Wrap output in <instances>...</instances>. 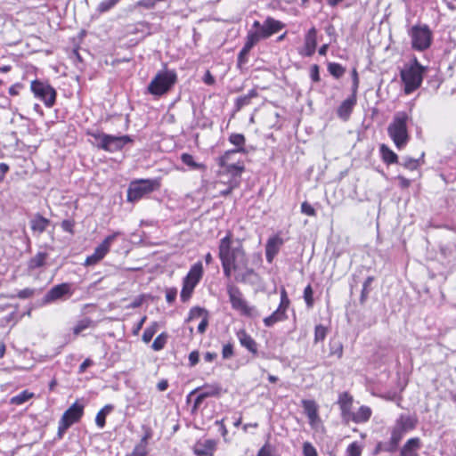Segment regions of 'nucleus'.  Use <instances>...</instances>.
<instances>
[{
  "label": "nucleus",
  "instance_id": "1",
  "mask_svg": "<svg viewBox=\"0 0 456 456\" xmlns=\"http://www.w3.org/2000/svg\"><path fill=\"white\" fill-rule=\"evenodd\" d=\"M218 257L220 260L236 265L240 267L248 264V257L243 247V240L234 239L231 231H228L218 243Z\"/></svg>",
  "mask_w": 456,
  "mask_h": 456
},
{
  "label": "nucleus",
  "instance_id": "2",
  "mask_svg": "<svg viewBox=\"0 0 456 456\" xmlns=\"http://www.w3.org/2000/svg\"><path fill=\"white\" fill-rule=\"evenodd\" d=\"M428 68L422 66L418 59L414 57L409 65L401 70V78L404 84V93L406 94L416 91L422 83L424 73Z\"/></svg>",
  "mask_w": 456,
  "mask_h": 456
},
{
  "label": "nucleus",
  "instance_id": "3",
  "mask_svg": "<svg viewBox=\"0 0 456 456\" xmlns=\"http://www.w3.org/2000/svg\"><path fill=\"white\" fill-rule=\"evenodd\" d=\"M409 116L404 111L396 112L387 127V134L398 150L403 149L410 140L407 129Z\"/></svg>",
  "mask_w": 456,
  "mask_h": 456
},
{
  "label": "nucleus",
  "instance_id": "4",
  "mask_svg": "<svg viewBox=\"0 0 456 456\" xmlns=\"http://www.w3.org/2000/svg\"><path fill=\"white\" fill-rule=\"evenodd\" d=\"M160 186V181L158 178L134 180L129 183L127 189V201H138L144 196L158 191Z\"/></svg>",
  "mask_w": 456,
  "mask_h": 456
},
{
  "label": "nucleus",
  "instance_id": "5",
  "mask_svg": "<svg viewBox=\"0 0 456 456\" xmlns=\"http://www.w3.org/2000/svg\"><path fill=\"white\" fill-rule=\"evenodd\" d=\"M177 81V74L175 70L159 71L148 85V93L154 96H161L167 94Z\"/></svg>",
  "mask_w": 456,
  "mask_h": 456
},
{
  "label": "nucleus",
  "instance_id": "6",
  "mask_svg": "<svg viewBox=\"0 0 456 456\" xmlns=\"http://www.w3.org/2000/svg\"><path fill=\"white\" fill-rule=\"evenodd\" d=\"M227 294L232 309L240 311L241 314L247 317L256 318L260 316L256 306L248 305L247 301L243 298L240 289L237 286L228 284Z\"/></svg>",
  "mask_w": 456,
  "mask_h": 456
},
{
  "label": "nucleus",
  "instance_id": "7",
  "mask_svg": "<svg viewBox=\"0 0 456 456\" xmlns=\"http://www.w3.org/2000/svg\"><path fill=\"white\" fill-rule=\"evenodd\" d=\"M224 389L219 383H205L203 386L195 388L191 391L187 395V402L190 401L191 397L197 394L196 398L194 399V403L191 408V412H195L198 411L202 402L208 397H220L223 394Z\"/></svg>",
  "mask_w": 456,
  "mask_h": 456
},
{
  "label": "nucleus",
  "instance_id": "8",
  "mask_svg": "<svg viewBox=\"0 0 456 456\" xmlns=\"http://www.w3.org/2000/svg\"><path fill=\"white\" fill-rule=\"evenodd\" d=\"M30 89L34 96L42 101L47 108H52L55 104L57 92L49 83L35 79L31 82Z\"/></svg>",
  "mask_w": 456,
  "mask_h": 456
},
{
  "label": "nucleus",
  "instance_id": "9",
  "mask_svg": "<svg viewBox=\"0 0 456 456\" xmlns=\"http://www.w3.org/2000/svg\"><path fill=\"white\" fill-rule=\"evenodd\" d=\"M411 38V47L418 51L428 49L432 43V32L426 24L414 25L409 31Z\"/></svg>",
  "mask_w": 456,
  "mask_h": 456
},
{
  "label": "nucleus",
  "instance_id": "10",
  "mask_svg": "<svg viewBox=\"0 0 456 456\" xmlns=\"http://www.w3.org/2000/svg\"><path fill=\"white\" fill-rule=\"evenodd\" d=\"M84 413V404L75 402L65 412L62 414L58 423V438H62L64 433L68 428L77 422Z\"/></svg>",
  "mask_w": 456,
  "mask_h": 456
},
{
  "label": "nucleus",
  "instance_id": "11",
  "mask_svg": "<svg viewBox=\"0 0 456 456\" xmlns=\"http://www.w3.org/2000/svg\"><path fill=\"white\" fill-rule=\"evenodd\" d=\"M71 284L63 282L52 287L42 298L41 305H46L57 300H67L73 295Z\"/></svg>",
  "mask_w": 456,
  "mask_h": 456
},
{
  "label": "nucleus",
  "instance_id": "12",
  "mask_svg": "<svg viewBox=\"0 0 456 456\" xmlns=\"http://www.w3.org/2000/svg\"><path fill=\"white\" fill-rule=\"evenodd\" d=\"M244 171V162L242 160H236L234 165L219 167L217 175L220 177H227L226 181L231 182L233 186H240L241 183V175Z\"/></svg>",
  "mask_w": 456,
  "mask_h": 456
},
{
  "label": "nucleus",
  "instance_id": "13",
  "mask_svg": "<svg viewBox=\"0 0 456 456\" xmlns=\"http://www.w3.org/2000/svg\"><path fill=\"white\" fill-rule=\"evenodd\" d=\"M133 139L130 135H120L116 136L112 134H109V137H106L104 150L109 152H116L121 151L124 146L127 143L133 142Z\"/></svg>",
  "mask_w": 456,
  "mask_h": 456
},
{
  "label": "nucleus",
  "instance_id": "14",
  "mask_svg": "<svg viewBox=\"0 0 456 456\" xmlns=\"http://www.w3.org/2000/svg\"><path fill=\"white\" fill-rule=\"evenodd\" d=\"M317 46V29L312 27L305 36L304 47L299 50V54L311 57L314 54Z\"/></svg>",
  "mask_w": 456,
  "mask_h": 456
},
{
  "label": "nucleus",
  "instance_id": "15",
  "mask_svg": "<svg viewBox=\"0 0 456 456\" xmlns=\"http://www.w3.org/2000/svg\"><path fill=\"white\" fill-rule=\"evenodd\" d=\"M234 279L237 282L254 285L257 282L259 276L253 268L248 266V264H246V266L240 267Z\"/></svg>",
  "mask_w": 456,
  "mask_h": 456
},
{
  "label": "nucleus",
  "instance_id": "16",
  "mask_svg": "<svg viewBox=\"0 0 456 456\" xmlns=\"http://www.w3.org/2000/svg\"><path fill=\"white\" fill-rule=\"evenodd\" d=\"M356 94L352 93V94L347 99L343 101L341 104L338 106L337 110L338 117L344 121L348 120L354 110V107L356 104Z\"/></svg>",
  "mask_w": 456,
  "mask_h": 456
},
{
  "label": "nucleus",
  "instance_id": "17",
  "mask_svg": "<svg viewBox=\"0 0 456 456\" xmlns=\"http://www.w3.org/2000/svg\"><path fill=\"white\" fill-rule=\"evenodd\" d=\"M216 449V442L213 439L198 441L193 446V452L197 456H213Z\"/></svg>",
  "mask_w": 456,
  "mask_h": 456
},
{
  "label": "nucleus",
  "instance_id": "18",
  "mask_svg": "<svg viewBox=\"0 0 456 456\" xmlns=\"http://www.w3.org/2000/svg\"><path fill=\"white\" fill-rule=\"evenodd\" d=\"M302 405L304 411L309 419L310 426L314 428L318 422H321L317 403L313 400H304L302 402Z\"/></svg>",
  "mask_w": 456,
  "mask_h": 456
},
{
  "label": "nucleus",
  "instance_id": "19",
  "mask_svg": "<svg viewBox=\"0 0 456 456\" xmlns=\"http://www.w3.org/2000/svg\"><path fill=\"white\" fill-rule=\"evenodd\" d=\"M203 275V266L201 262L195 263L189 270L187 275L183 278V282L196 287Z\"/></svg>",
  "mask_w": 456,
  "mask_h": 456
},
{
  "label": "nucleus",
  "instance_id": "20",
  "mask_svg": "<svg viewBox=\"0 0 456 456\" xmlns=\"http://www.w3.org/2000/svg\"><path fill=\"white\" fill-rule=\"evenodd\" d=\"M284 26L285 25L281 21L277 20L273 17H267L264 21V27H262L261 36L264 37V38H268L281 30Z\"/></svg>",
  "mask_w": 456,
  "mask_h": 456
},
{
  "label": "nucleus",
  "instance_id": "21",
  "mask_svg": "<svg viewBox=\"0 0 456 456\" xmlns=\"http://www.w3.org/2000/svg\"><path fill=\"white\" fill-rule=\"evenodd\" d=\"M282 244L283 240L278 235L268 239L265 244V257L269 263H271L273 257L279 253L280 248Z\"/></svg>",
  "mask_w": 456,
  "mask_h": 456
},
{
  "label": "nucleus",
  "instance_id": "22",
  "mask_svg": "<svg viewBox=\"0 0 456 456\" xmlns=\"http://www.w3.org/2000/svg\"><path fill=\"white\" fill-rule=\"evenodd\" d=\"M420 438L412 437L407 440L401 449L400 456H419L418 451L421 448Z\"/></svg>",
  "mask_w": 456,
  "mask_h": 456
},
{
  "label": "nucleus",
  "instance_id": "23",
  "mask_svg": "<svg viewBox=\"0 0 456 456\" xmlns=\"http://www.w3.org/2000/svg\"><path fill=\"white\" fill-rule=\"evenodd\" d=\"M237 338L243 347L248 349L253 354H257L258 349L256 342L249 334L247 333L245 330H240L237 332Z\"/></svg>",
  "mask_w": 456,
  "mask_h": 456
},
{
  "label": "nucleus",
  "instance_id": "24",
  "mask_svg": "<svg viewBox=\"0 0 456 456\" xmlns=\"http://www.w3.org/2000/svg\"><path fill=\"white\" fill-rule=\"evenodd\" d=\"M29 224L32 232L39 235L47 229L50 220L37 213L33 216Z\"/></svg>",
  "mask_w": 456,
  "mask_h": 456
},
{
  "label": "nucleus",
  "instance_id": "25",
  "mask_svg": "<svg viewBox=\"0 0 456 456\" xmlns=\"http://www.w3.org/2000/svg\"><path fill=\"white\" fill-rule=\"evenodd\" d=\"M418 423V419L410 415L402 414L396 419L395 426H396L399 429L403 431L404 433L412 430L416 428Z\"/></svg>",
  "mask_w": 456,
  "mask_h": 456
},
{
  "label": "nucleus",
  "instance_id": "26",
  "mask_svg": "<svg viewBox=\"0 0 456 456\" xmlns=\"http://www.w3.org/2000/svg\"><path fill=\"white\" fill-rule=\"evenodd\" d=\"M228 141L235 146L233 151H236L239 153H248V151L245 147L246 138L244 134L239 133H232L229 135Z\"/></svg>",
  "mask_w": 456,
  "mask_h": 456
},
{
  "label": "nucleus",
  "instance_id": "27",
  "mask_svg": "<svg viewBox=\"0 0 456 456\" xmlns=\"http://www.w3.org/2000/svg\"><path fill=\"white\" fill-rule=\"evenodd\" d=\"M48 254L46 252H37L33 257L28 261V270L34 271L46 265Z\"/></svg>",
  "mask_w": 456,
  "mask_h": 456
},
{
  "label": "nucleus",
  "instance_id": "28",
  "mask_svg": "<svg viewBox=\"0 0 456 456\" xmlns=\"http://www.w3.org/2000/svg\"><path fill=\"white\" fill-rule=\"evenodd\" d=\"M404 434L405 433L399 429L396 426L393 427L391 431V437L389 441H387V452H394L397 449L399 443L402 440Z\"/></svg>",
  "mask_w": 456,
  "mask_h": 456
},
{
  "label": "nucleus",
  "instance_id": "29",
  "mask_svg": "<svg viewBox=\"0 0 456 456\" xmlns=\"http://www.w3.org/2000/svg\"><path fill=\"white\" fill-rule=\"evenodd\" d=\"M151 436V432L150 429H148L145 435L142 437L140 443L134 446L133 452L130 453V456H146L148 454L147 444Z\"/></svg>",
  "mask_w": 456,
  "mask_h": 456
},
{
  "label": "nucleus",
  "instance_id": "30",
  "mask_svg": "<svg viewBox=\"0 0 456 456\" xmlns=\"http://www.w3.org/2000/svg\"><path fill=\"white\" fill-rule=\"evenodd\" d=\"M118 235V232H115L107 236L104 240L95 248L94 252L96 255H98L102 259L109 252L111 243L114 241Z\"/></svg>",
  "mask_w": 456,
  "mask_h": 456
},
{
  "label": "nucleus",
  "instance_id": "31",
  "mask_svg": "<svg viewBox=\"0 0 456 456\" xmlns=\"http://www.w3.org/2000/svg\"><path fill=\"white\" fill-rule=\"evenodd\" d=\"M379 152L382 160L387 164H395L398 162V156L386 144H381L379 147Z\"/></svg>",
  "mask_w": 456,
  "mask_h": 456
},
{
  "label": "nucleus",
  "instance_id": "32",
  "mask_svg": "<svg viewBox=\"0 0 456 456\" xmlns=\"http://www.w3.org/2000/svg\"><path fill=\"white\" fill-rule=\"evenodd\" d=\"M372 414V411L369 406H361L356 412H354V423H365L367 422Z\"/></svg>",
  "mask_w": 456,
  "mask_h": 456
},
{
  "label": "nucleus",
  "instance_id": "33",
  "mask_svg": "<svg viewBox=\"0 0 456 456\" xmlns=\"http://www.w3.org/2000/svg\"><path fill=\"white\" fill-rule=\"evenodd\" d=\"M258 95V93L256 89H251L247 94L240 96L235 101V110L236 111L240 110L243 107L248 105L252 98H255Z\"/></svg>",
  "mask_w": 456,
  "mask_h": 456
},
{
  "label": "nucleus",
  "instance_id": "34",
  "mask_svg": "<svg viewBox=\"0 0 456 456\" xmlns=\"http://www.w3.org/2000/svg\"><path fill=\"white\" fill-rule=\"evenodd\" d=\"M114 409V406L112 404H106L102 409H101L96 417H95V423L98 428H103L106 424V416L111 412V411Z\"/></svg>",
  "mask_w": 456,
  "mask_h": 456
},
{
  "label": "nucleus",
  "instance_id": "35",
  "mask_svg": "<svg viewBox=\"0 0 456 456\" xmlns=\"http://www.w3.org/2000/svg\"><path fill=\"white\" fill-rule=\"evenodd\" d=\"M288 319L287 314L281 313V311L275 310L271 315L264 319V323L266 327H272L278 322H282Z\"/></svg>",
  "mask_w": 456,
  "mask_h": 456
},
{
  "label": "nucleus",
  "instance_id": "36",
  "mask_svg": "<svg viewBox=\"0 0 456 456\" xmlns=\"http://www.w3.org/2000/svg\"><path fill=\"white\" fill-rule=\"evenodd\" d=\"M373 281H374L373 276H368L362 284V289L361 296L359 298L360 304L362 305H365L366 301L369 298V295L372 289L371 284H372Z\"/></svg>",
  "mask_w": 456,
  "mask_h": 456
},
{
  "label": "nucleus",
  "instance_id": "37",
  "mask_svg": "<svg viewBox=\"0 0 456 456\" xmlns=\"http://www.w3.org/2000/svg\"><path fill=\"white\" fill-rule=\"evenodd\" d=\"M238 152L233 150H228L224 151V153L219 156L216 159L218 167H224L225 165H234L236 162L234 159V156Z\"/></svg>",
  "mask_w": 456,
  "mask_h": 456
},
{
  "label": "nucleus",
  "instance_id": "38",
  "mask_svg": "<svg viewBox=\"0 0 456 456\" xmlns=\"http://www.w3.org/2000/svg\"><path fill=\"white\" fill-rule=\"evenodd\" d=\"M338 403L340 411L352 410L353 397L347 392H344L339 395Z\"/></svg>",
  "mask_w": 456,
  "mask_h": 456
},
{
  "label": "nucleus",
  "instance_id": "39",
  "mask_svg": "<svg viewBox=\"0 0 456 456\" xmlns=\"http://www.w3.org/2000/svg\"><path fill=\"white\" fill-rule=\"evenodd\" d=\"M261 35V32H253V30H249L246 37V42L243 46L251 50L259 40L265 39Z\"/></svg>",
  "mask_w": 456,
  "mask_h": 456
},
{
  "label": "nucleus",
  "instance_id": "40",
  "mask_svg": "<svg viewBox=\"0 0 456 456\" xmlns=\"http://www.w3.org/2000/svg\"><path fill=\"white\" fill-rule=\"evenodd\" d=\"M87 134L90 135L94 139V142H93L98 149L104 150L105 146L103 143H105L106 137H109V134L102 133L100 131H94V132H87Z\"/></svg>",
  "mask_w": 456,
  "mask_h": 456
},
{
  "label": "nucleus",
  "instance_id": "41",
  "mask_svg": "<svg viewBox=\"0 0 456 456\" xmlns=\"http://www.w3.org/2000/svg\"><path fill=\"white\" fill-rule=\"evenodd\" d=\"M328 71L336 79L340 78L346 72V68L337 62H330L328 64Z\"/></svg>",
  "mask_w": 456,
  "mask_h": 456
},
{
  "label": "nucleus",
  "instance_id": "42",
  "mask_svg": "<svg viewBox=\"0 0 456 456\" xmlns=\"http://www.w3.org/2000/svg\"><path fill=\"white\" fill-rule=\"evenodd\" d=\"M94 321L88 317H85L82 320L78 321L77 324L73 328V333L75 335L80 334L83 330L93 327Z\"/></svg>",
  "mask_w": 456,
  "mask_h": 456
},
{
  "label": "nucleus",
  "instance_id": "43",
  "mask_svg": "<svg viewBox=\"0 0 456 456\" xmlns=\"http://www.w3.org/2000/svg\"><path fill=\"white\" fill-rule=\"evenodd\" d=\"M120 0H102L96 7V12L100 14L105 13L114 8Z\"/></svg>",
  "mask_w": 456,
  "mask_h": 456
},
{
  "label": "nucleus",
  "instance_id": "44",
  "mask_svg": "<svg viewBox=\"0 0 456 456\" xmlns=\"http://www.w3.org/2000/svg\"><path fill=\"white\" fill-rule=\"evenodd\" d=\"M204 316H209L208 312L205 308L194 306L190 310L189 315L185 322H189L194 319H198L200 317L203 318Z\"/></svg>",
  "mask_w": 456,
  "mask_h": 456
},
{
  "label": "nucleus",
  "instance_id": "45",
  "mask_svg": "<svg viewBox=\"0 0 456 456\" xmlns=\"http://www.w3.org/2000/svg\"><path fill=\"white\" fill-rule=\"evenodd\" d=\"M328 331H329L328 328L325 327L324 325H322V324L316 325L314 328V343L318 344L320 342H322L326 338Z\"/></svg>",
  "mask_w": 456,
  "mask_h": 456
},
{
  "label": "nucleus",
  "instance_id": "46",
  "mask_svg": "<svg viewBox=\"0 0 456 456\" xmlns=\"http://www.w3.org/2000/svg\"><path fill=\"white\" fill-rule=\"evenodd\" d=\"M33 395H34L33 393H30L28 390H24V391L20 392V394H18L17 395L12 396L11 398L10 403L12 404L20 405V404L26 403L28 400H29Z\"/></svg>",
  "mask_w": 456,
  "mask_h": 456
},
{
  "label": "nucleus",
  "instance_id": "47",
  "mask_svg": "<svg viewBox=\"0 0 456 456\" xmlns=\"http://www.w3.org/2000/svg\"><path fill=\"white\" fill-rule=\"evenodd\" d=\"M159 328L158 322H152L149 327H147L142 334V339L144 343H149L154 335L157 333Z\"/></svg>",
  "mask_w": 456,
  "mask_h": 456
},
{
  "label": "nucleus",
  "instance_id": "48",
  "mask_svg": "<svg viewBox=\"0 0 456 456\" xmlns=\"http://www.w3.org/2000/svg\"><path fill=\"white\" fill-rule=\"evenodd\" d=\"M167 334L163 332L161 334H159L153 341L152 345H151V348L154 350V351H160L162 350L166 344H167Z\"/></svg>",
  "mask_w": 456,
  "mask_h": 456
},
{
  "label": "nucleus",
  "instance_id": "49",
  "mask_svg": "<svg viewBox=\"0 0 456 456\" xmlns=\"http://www.w3.org/2000/svg\"><path fill=\"white\" fill-rule=\"evenodd\" d=\"M289 304H290V300L288 297L287 291L284 288H282L281 290V301H280L277 310L281 311V313H283V314H286V312L289 306Z\"/></svg>",
  "mask_w": 456,
  "mask_h": 456
},
{
  "label": "nucleus",
  "instance_id": "50",
  "mask_svg": "<svg viewBox=\"0 0 456 456\" xmlns=\"http://www.w3.org/2000/svg\"><path fill=\"white\" fill-rule=\"evenodd\" d=\"M362 447L358 442H353L350 444L346 450V456H361Z\"/></svg>",
  "mask_w": 456,
  "mask_h": 456
},
{
  "label": "nucleus",
  "instance_id": "51",
  "mask_svg": "<svg viewBox=\"0 0 456 456\" xmlns=\"http://www.w3.org/2000/svg\"><path fill=\"white\" fill-rule=\"evenodd\" d=\"M220 261H221V265H222L224 274L227 278L231 277L232 271L238 273V271L240 270V267L236 265L225 262L224 260H220Z\"/></svg>",
  "mask_w": 456,
  "mask_h": 456
},
{
  "label": "nucleus",
  "instance_id": "52",
  "mask_svg": "<svg viewBox=\"0 0 456 456\" xmlns=\"http://www.w3.org/2000/svg\"><path fill=\"white\" fill-rule=\"evenodd\" d=\"M314 290L311 284H308L304 289V299L307 308L314 306Z\"/></svg>",
  "mask_w": 456,
  "mask_h": 456
},
{
  "label": "nucleus",
  "instance_id": "53",
  "mask_svg": "<svg viewBox=\"0 0 456 456\" xmlns=\"http://www.w3.org/2000/svg\"><path fill=\"white\" fill-rule=\"evenodd\" d=\"M250 50L247 47L243 46L241 50L240 51L238 57H237V66L239 68H241L243 65H245L248 61V53Z\"/></svg>",
  "mask_w": 456,
  "mask_h": 456
},
{
  "label": "nucleus",
  "instance_id": "54",
  "mask_svg": "<svg viewBox=\"0 0 456 456\" xmlns=\"http://www.w3.org/2000/svg\"><path fill=\"white\" fill-rule=\"evenodd\" d=\"M194 289H195V287H193V286L190 287L189 284L184 283L183 281V289H182L181 294H180L181 300L183 302L188 301L191 298Z\"/></svg>",
  "mask_w": 456,
  "mask_h": 456
},
{
  "label": "nucleus",
  "instance_id": "55",
  "mask_svg": "<svg viewBox=\"0 0 456 456\" xmlns=\"http://www.w3.org/2000/svg\"><path fill=\"white\" fill-rule=\"evenodd\" d=\"M401 165L409 170H416L419 166V159L406 157L403 159V161L401 163Z\"/></svg>",
  "mask_w": 456,
  "mask_h": 456
},
{
  "label": "nucleus",
  "instance_id": "56",
  "mask_svg": "<svg viewBox=\"0 0 456 456\" xmlns=\"http://www.w3.org/2000/svg\"><path fill=\"white\" fill-rule=\"evenodd\" d=\"M181 159L183 164L190 167L192 169H197L200 167V165L194 161L193 157L189 153H183L181 155Z\"/></svg>",
  "mask_w": 456,
  "mask_h": 456
},
{
  "label": "nucleus",
  "instance_id": "57",
  "mask_svg": "<svg viewBox=\"0 0 456 456\" xmlns=\"http://www.w3.org/2000/svg\"><path fill=\"white\" fill-rule=\"evenodd\" d=\"M303 455L304 456H318L317 451L310 442L303 444Z\"/></svg>",
  "mask_w": 456,
  "mask_h": 456
},
{
  "label": "nucleus",
  "instance_id": "58",
  "mask_svg": "<svg viewBox=\"0 0 456 456\" xmlns=\"http://www.w3.org/2000/svg\"><path fill=\"white\" fill-rule=\"evenodd\" d=\"M301 212L306 216H316V211L314 209V208L310 204L308 203L307 201H304L302 202L301 204Z\"/></svg>",
  "mask_w": 456,
  "mask_h": 456
},
{
  "label": "nucleus",
  "instance_id": "59",
  "mask_svg": "<svg viewBox=\"0 0 456 456\" xmlns=\"http://www.w3.org/2000/svg\"><path fill=\"white\" fill-rule=\"evenodd\" d=\"M234 355L233 346L231 343L225 344L222 349V357L224 360L230 359Z\"/></svg>",
  "mask_w": 456,
  "mask_h": 456
},
{
  "label": "nucleus",
  "instance_id": "60",
  "mask_svg": "<svg viewBox=\"0 0 456 456\" xmlns=\"http://www.w3.org/2000/svg\"><path fill=\"white\" fill-rule=\"evenodd\" d=\"M36 291H37L36 289L26 288V289H20L18 292L17 297L20 299L30 298L35 295Z\"/></svg>",
  "mask_w": 456,
  "mask_h": 456
},
{
  "label": "nucleus",
  "instance_id": "61",
  "mask_svg": "<svg viewBox=\"0 0 456 456\" xmlns=\"http://www.w3.org/2000/svg\"><path fill=\"white\" fill-rule=\"evenodd\" d=\"M310 77L313 82L318 83L321 80L320 77V67L317 64H314L310 69Z\"/></svg>",
  "mask_w": 456,
  "mask_h": 456
},
{
  "label": "nucleus",
  "instance_id": "62",
  "mask_svg": "<svg viewBox=\"0 0 456 456\" xmlns=\"http://www.w3.org/2000/svg\"><path fill=\"white\" fill-rule=\"evenodd\" d=\"M74 224H75L74 221L69 220V219H65L61 222V227L62 228L63 231L72 234V233H74V231H73Z\"/></svg>",
  "mask_w": 456,
  "mask_h": 456
},
{
  "label": "nucleus",
  "instance_id": "63",
  "mask_svg": "<svg viewBox=\"0 0 456 456\" xmlns=\"http://www.w3.org/2000/svg\"><path fill=\"white\" fill-rule=\"evenodd\" d=\"M176 295H177L176 289H175V288L167 289L166 290V299H167V301L169 304H172L175 300Z\"/></svg>",
  "mask_w": 456,
  "mask_h": 456
},
{
  "label": "nucleus",
  "instance_id": "64",
  "mask_svg": "<svg viewBox=\"0 0 456 456\" xmlns=\"http://www.w3.org/2000/svg\"><path fill=\"white\" fill-rule=\"evenodd\" d=\"M256 456H274V455L273 454L272 447L268 444H265L264 446H262L260 448Z\"/></svg>",
  "mask_w": 456,
  "mask_h": 456
}]
</instances>
